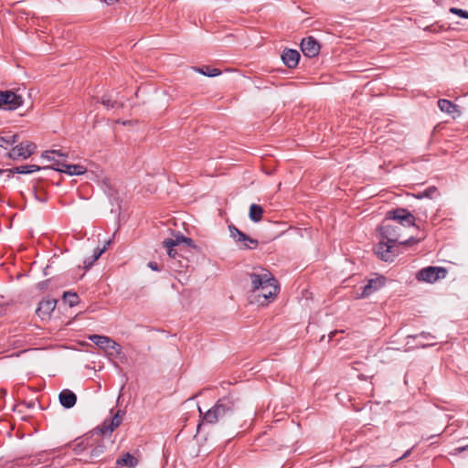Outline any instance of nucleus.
<instances>
[{
  "instance_id": "24",
  "label": "nucleus",
  "mask_w": 468,
  "mask_h": 468,
  "mask_svg": "<svg viewBox=\"0 0 468 468\" xmlns=\"http://www.w3.org/2000/svg\"><path fill=\"white\" fill-rule=\"evenodd\" d=\"M104 452L103 445L95 446L89 453V456L85 459L86 462L96 463L100 461V458Z\"/></svg>"
},
{
  "instance_id": "42",
  "label": "nucleus",
  "mask_w": 468,
  "mask_h": 468,
  "mask_svg": "<svg viewBox=\"0 0 468 468\" xmlns=\"http://www.w3.org/2000/svg\"><path fill=\"white\" fill-rule=\"evenodd\" d=\"M420 335L423 336L424 338H428V336H431V335L429 333H424V332H422L420 334Z\"/></svg>"
},
{
  "instance_id": "38",
  "label": "nucleus",
  "mask_w": 468,
  "mask_h": 468,
  "mask_svg": "<svg viewBox=\"0 0 468 468\" xmlns=\"http://www.w3.org/2000/svg\"><path fill=\"white\" fill-rule=\"evenodd\" d=\"M84 441H81L80 443L77 444L74 451L76 452V453H80L81 451H83L85 449V447H82V444H83Z\"/></svg>"
},
{
  "instance_id": "5",
  "label": "nucleus",
  "mask_w": 468,
  "mask_h": 468,
  "mask_svg": "<svg viewBox=\"0 0 468 468\" xmlns=\"http://www.w3.org/2000/svg\"><path fill=\"white\" fill-rule=\"evenodd\" d=\"M381 235L384 239L388 240L389 243H399L401 245L411 246L420 242V239L413 237L409 238L406 240H399V228L390 224H385L379 229Z\"/></svg>"
},
{
  "instance_id": "44",
  "label": "nucleus",
  "mask_w": 468,
  "mask_h": 468,
  "mask_svg": "<svg viewBox=\"0 0 468 468\" xmlns=\"http://www.w3.org/2000/svg\"><path fill=\"white\" fill-rule=\"evenodd\" d=\"M3 174H6L7 175V169L6 170L0 169V176L3 175Z\"/></svg>"
},
{
  "instance_id": "13",
  "label": "nucleus",
  "mask_w": 468,
  "mask_h": 468,
  "mask_svg": "<svg viewBox=\"0 0 468 468\" xmlns=\"http://www.w3.org/2000/svg\"><path fill=\"white\" fill-rule=\"evenodd\" d=\"M320 44L314 37H304L301 42V50L308 58L316 57L320 52Z\"/></svg>"
},
{
  "instance_id": "32",
  "label": "nucleus",
  "mask_w": 468,
  "mask_h": 468,
  "mask_svg": "<svg viewBox=\"0 0 468 468\" xmlns=\"http://www.w3.org/2000/svg\"><path fill=\"white\" fill-rule=\"evenodd\" d=\"M452 14H454L460 17L468 19V11L463 10L457 7H451L449 10Z\"/></svg>"
},
{
  "instance_id": "25",
  "label": "nucleus",
  "mask_w": 468,
  "mask_h": 468,
  "mask_svg": "<svg viewBox=\"0 0 468 468\" xmlns=\"http://www.w3.org/2000/svg\"><path fill=\"white\" fill-rule=\"evenodd\" d=\"M101 103L107 109L123 108V102L119 101L117 99H112L110 95L102 96Z\"/></svg>"
},
{
  "instance_id": "21",
  "label": "nucleus",
  "mask_w": 468,
  "mask_h": 468,
  "mask_svg": "<svg viewBox=\"0 0 468 468\" xmlns=\"http://www.w3.org/2000/svg\"><path fill=\"white\" fill-rule=\"evenodd\" d=\"M138 464V460L129 452L124 453L122 456L116 460L117 466H127L129 468H134Z\"/></svg>"
},
{
  "instance_id": "29",
  "label": "nucleus",
  "mask_w": 468,
  "mask_h": 468,
  "mask_svg": "<svg viewBox=\"0 0 468 468\" xmlns=\"http://www.w3.org/2000/svg\"><path fill=\"white\" fill-rule=\"evenodd\" d=\"M196 70L199 72L200 74H203L205 76L208 77H216L220 75L221 71L218 69L210 68L208 66H204L201 68H196Z\"/></svg>"
},
{
  "instance_id": "10",
  "label": "nucleus",
  "mask_w": 468,
  "mask_h": 468,
  "mask_svg": "<svg viewBox=\"0 0 468 468\" xmlns=\"http://www.w3.org/2000/svg\"><path fill=\"white\" fill-rule=\"evenodd\" d=\"M124 412L118 410L113 414L111 420H105L102 424L95 429L101 434H111L116 428H118L123 420Z\"/></svg>"
},
{
  "instance_id": "30",
  "label": "nucleus",
  "mask_w": 468,
  "mask_h": 468,
  "mask_svg": "<svg viewBox=\"0 0 468 468\" xmlns=\"http://www.w3.org/2000/svg\"><path fill=\"white\" fill-rule=\"evenodd\" d=\"M435 196H439V192L436 186H430L423 192H420L415 195V197L419 199L423 197L433 198Z\"/></svg>"
},
{
  "instance_id": "18",
  "label": "nucleus",
  "mask_w": 468,
  "mask_h": 468,
  "mask_svg": "<svg viewBox=\"0 0 468 468\" xmlns=\"http://www.w3.org/2000/svg\"><path fill=\"white\" fill-rule=\"evenodd\" d=\"M59 403L66 409H70L77 402V396L69 389H63L58 395Z\"/></svg>"
},
{
  "instance_id": "31",
  "label": "nucleus",
  "mask_w": 468,
  "mask_h": 468,
  "mask_svg": "<svg viewBox=\"0 0 468 468\" xmlns=\"http://www.w3.org/2000/svg\"><path fill=\"white\" fill-rule=\"evenodd\" d=\"M34 197L39 202H46L48 200V194L46 191L42 188L35 187L34 188Z\"/></svg>"
},
{
  "instance_id": "37",
  "label": "nucleus",
  "mask_w": 468,
  "mask_h": 468,
  "mask_svg": "<svg viewBox=\"0 0 468 468\" xmlns=\"http://www.w3.org/2000/svg\"><path fill=\"white\" fill-rule=\"evenodd\" d=\"M148 267H149L151 270H153V271H159L158 264H157L156 262H154V261H150V262L148 263Z\"/></svg>"
},
{
  "instance_id": "34",
  "label": "nucleus",
  "mask_w": 468,
  "mask_h": 468,
  "mask_svg": "<svg viewBox=\"0 0 468 468\" xmlns=\"http://www.w3.org/2000/svg\"><path fill=\"white\" fill-rule=\"evenodd\" d=\"M182 241H183V243H186L188 247L197 248L194 240L190 238H187V237L182 238Z\"/></svg>"
},
{
  "instance_id": "4",
  "label": "nucleus",
  "mask_w": 468,
  "mask_h": 468,
  "mask_svg": "<svg viewBox=\"0 0 468 468\" xmlns=\"http://www.w3.org/2000/svg\"><path fill=\"white\" fill-rule=\"evenodd\" d=\"M448 271L444 267L429 266L422 268L416 274V279L420 282L434 283L435 282L444 279Z\"/></svg>"
},
{
  "instance_id": "43",
  "label": "nucleus",
  "mask_w": 468,
  "mask_h": 468,
  "mask_svg": "<svg viewBox=\"0 0 468 468\" xmlns=\"http://www.w3.org/2000/svg\"><path fill=\"white\" fill-rule=\"evenodd\" d=\"M410 452V450H409V451H407V452L403 454V456H402V457H400V459H403V458H406L407 456H409Z\"/></svg>"
},
{
  "instance_id": "35",
  "label": "nucleus",
  "mask_w": 468,
  "mask_h": 468,
  "mask_svg": "<svg viewBox=\"0 0 468 468\" xmlns=\"http://www.w3.org/2000/svg\"><path fill=\"white\" fill-rule=\"evenodd\" d=\"M109 349L113 350L116 355H120L122 353V346L119 344H117V346H109Z\"/></svg>"
},
{
  "instance_id": "22",
  "label": "nucleus",
  "mask_w": 468,
  "mask_h": 468,
  "mask_svg": "<svg viewBox=\"0 0 468 468\" xmlns=\"http://www.w3.org/2000/svg\"><path fill=\"white\" fill-rule=\"evenodd\" d=\"M438 107L441 112L452 114L453 117L454 112H457L458 115L460 114L459 111L457 110V106L449 100L440 99L438 101Z\"/></svg>"
},
{
  "instance_id": "9",
  "label": "nucleus",
  "mask_w": 468,
  "mask_h": 468,
  "mask_svg": "<svg viewBox=\"0 0 468 468\" xmlns=\"http://www.w3.org/2000/svg\"><path fill=\"white\" fill-rule=\"evenodd\" d=\"M36 148V144L32 142H22L11 149L8 156L14 160L27 159L34 154Z\"/></svg>"
},
{
  "instance_id": "33",
  "label": "nucleus",
  "mask_w": 468,
  "mask_h": 468,
  "mask_svg": "<svg viewBox=\"0 0 468 468\" xmlns=\"http://www.w3.org/2000/svg\"><path fill=\"white\" fill-rule=\"evenodd\" d=\"M9 137H10V140H6V145H12V144L17 143L18 138H19L18 134L9 135Z\"/></svg>"
},
{
  "instance_id": "46",
  "label": "nucleus",
  "mask_w": 468,
  "mask_h": 468,
  "mask_svg": "<svg viewBox=\"0 0 468 468\" xmlns=\"http://www.w3.org/2000/svg\"><path fill=\"white\" fill-rule=\"evenodd\" d=\"M201 425H202L201 423H199V424L197 425V431L200 429Z\"/></svg>"
},
{
  "instance_id": "17",
  "label": "nucleus",
  "mask_w": 468,
  "mask_h": 468,
  "mask_svg": "<svg viewBox=\"0 0 468 468\" xmlns=\"http://www.w3.org/2000/svg\"><path fill=\"white\" fill-rule=\"evenodd\" d=\"M47 168H48V166L40 167L37 165H26L16 166L12 169H7L6 180H9L15 173L30 174L35 171H39L40 169H47Z\"/></svg>"
},
{
  "instance_id": "39",
  "label": "nucleus",
  "mask_w": 468,
  "mask_h": 468,
  "mask_svg": "<svg viewBox=\"0 0 468 468\" xmlns=\"http://www.w3.org/2000/svg\"><path fill=\"white\" fill-rule=\"evenodd\" d=\"M468 449V445L466 446H462V447H458L455 449V452L460 453V452H463V451L467 450Z\"/></svg>"
},
{
  "instance_id": "36",
  "label": "nucleus",
  "mask_w": 468,
  "mask_h": 468,
  "mask_svg": "<svg viewBox=\"0 0 468 468\" xmlns=\"http://www.w3.org/2000/svg\"><path fill=\"white\" fill-rule=\"evenodd\" d=\"M6 140H10L9 135H7L5 137H0V146L6 148V146H7L6 145Z\"/></svg>"
},
{
  "instance_id": "45",
  "label": "nucleus",
  "mask_w": 468,
  "mask_h": 468,
  "mask_svg": "<svg viewBox=\"0 0 468 468\" xmlns=\"http://www.w3.org/2000/svg\"><path fill=\"white\" fill-rule=\"evenodd\" d=\"M111 244V240H108L105 242L104 246H106V249L108 248V246Z\"/></svg>"
},
{
  "instance_id": "2",
  "label": "nucleus",
  "mask_w": 468,
  "mask_h": 468,
  "mask_svg": "<svg viewBox=\"0 0 468 468\" xmlns=\"http://www.w3.org/2000/svg\"><path fill=\"white\" fill-rule=\"evenodd\" d=\"M255 270L257 271L250 273L251 281V294L259 292L264 285L277 282V280L268 270L262 268H257Z\"/></svg>"
},
{
  "instance_id": "1",
  "label": "nucleus",
  "mask_w": 468,
  "mask_h": 468,
  "mask_svg": "<svg viewBox=\"0 0 468 468\" xmlns=\"http://www.w3.org/2000/svg\"><path fill=\"white\" fill-rule=\"evenodd\" d=\"M237 401L238 399L232 394H229L220 398L216 404L204 414L200 408H198V410L200 415H203V421L207 424H228L235 416Z\"/></svg>"
},
{
  "instance_id": "27",
  "label": "nucleus",
  "mask_w": 468,
  "mask_h": 468,
  "mask_svg": "<svg viewBox=\"0 0 468 468\" xmlns=\"http://www.w3.org/2000/svg\"><path fill=\"white\" fill-rule=\"evenodd\" d=\"M58 155V157L65 160L68 157V154L62 152L61 150H51V151H46L42 154L43 158H47L48 161L56 163L55 157L53 155Z\"/></svg>"
},
{
  "instance_id": "19",
  "label": "nucleus",
  "mask_w": 468,
  "mask_h": 468,
  "mask_svg": "<svg viewBox=\"0 0 468 468\" xmlns=\"http://www.w3.org/2000/svg\"><path fill=\"white\" fill-rule=\"evenodd\" d=\"M182 238H186L183 235L177 234L176 235L175 239H165L163 241L164 247L167 249V254L172 259H176V256L177 255V251L174 249V247L179 245L182 243Z\"/></svg>"
},
{
  "instance_id": "7",
  "label": "nucleus",
  "mask_w": 468,
  "mask_h": 468,
  "mask_svg": "<svg viewBox=\"0 0 468 468\" xmlns=\"http://www.w3.org/2000/svg\"><path fill=\"white\" fill-rule=\"evenodd\" d=\"M386 220H396L404 227L415 225L416 218L406 208L398 207L387 212Z\"/></svg>"
},
{
  "instance_id": "40",
  "label": "nucleus",
  "mask_w": 468,
  "mask_h": 468,
  "mask_svg": "<svg viewBox=\"0 0 468 468\" xmlns=\"http://www.w3.org/2000/svg\"><path fill=\"white\" fill-rule=\"evenodd\" d=\"M118 0H103V2L107 5H113L114 3H116Z\"/></svg>"
},
{
  "instance_id": "41",
  "label": "nucleus",
  "mask_w": 468,
  "mask_h": 468,
  "mask_svg": "<svg viewBox=\"0 0 468 468\" xmlns=\"http://www.w3.org/2000/svg\"><path fill=\"white\" fill-rule=\"evenodd\" d=\"M178 268H186L187 269L188 268V264H187V261L186 262V264H182V262L180 261H178Z\"/></svg>"
},
{
  "instance_id": "20",
  "label": "nucleus",
  "mask_w": 468,
  "mask_h": 468,
  "mask_svg": "<svg viewBox=\"0 0 468 468\" xmlns=\"http://www.w3.org/2000/svg\"><path fill=\"white\" fill-rule=\"evenodd\" d=\"M384 282H385L384 277L369 280L367 284L363 287V292H362L360 297L369 296L375 291L378 290L384 284Z\"/></svg>"
},
{
  "instance_id": "26",
  "label": "nucleus",
  "mask_w": 468,
  "mask_h": 468,
  "mask_svg": "<svg viewBox=\"0 0 468 468\" xmlns=\"http://www.w3.org/2000/svg\"><path fill=\"white\" fill-rule=\"evenodd\" d=\"M105 250H106V246H103L102 248H96L93 250L92 256L85 259V261H84L85 266L84 267L90 268L102 255V253Z\"/></svg>"
},
{
  "instance_id": "3",
  "label": "nucleus",
  "mask_w": 468,
  "mask_h": 468,
  "mask_svg": "<svg viewBox=\"0 0 468 468\" xmlns=\"http://www.w3.org/2000/svg\"><path fill=\"white\" fill-rule=\"evenodd\" d=\"M12 90H0V109L14 111L21 107L25 101L23 95Z\"/></svg>"
},
{
  "instance_id": "6",
  "label": "nucleus",
  "mask_w": 468,
  "mask_h": 468,
  "mask_svg": "<svg viewBox=\"0 0 468 468\" xmlns=\"http://www.w3.org/2000/svg\"><path fill=\"white\" fill-rule=\"evenodd\" d=\"M278 282L264 285L259 292L250 295V303H257L260 305H266L270 299H274L279 292Z\"/></svg>"
},
{
  "instance_id": "11",
  "label": "nucleus",
  "mask_w": 468,
  "mask_h": 468,
  "mask_svg": "<svg viewBox=\"0 0 468 468\" xmlns=\"http://www.w3.org/2000/svg\"><path fill=\"white\" fill-rule=\"evenodd\" d=\"M394 248L395 243H389L388 240L387 242L380 241L375 246L374 251L382 261H393L397 255Z\"/></svg>"
},
{
  "instance_id": "8",
  "label": "nucleus",
  "mask_w": 468,
  "mask_h": 468,
  "mask_svg": "<svg viewBox=\"0 0 468 468\" xmlns=\"http://www.w3.org/2000/svg\"><path fill=\"white\" fill-rule=\"evenodd\" d=\"M230 237L237 242L241 243L240 249H255L257 248L259 241L255 239L249 237L244 232L240 231L236 226H229Z\"/></svg>"
},
{
  "instance_id": "28",
  "label": "nucleus",
  "mask_w": 468,
  "mask_h": 468,
  "mask_svg": "<svg viewBox=\"0 0 468 468\" xmlns=\"http://www.w3.org/2000/svg\"><path fill=\"white\" fill-rule=\"evenodd\" d=\"M63 300L70 307L76 306L80 303V297L76 292H65L63 293Z\"/></svg>"
},
{
  "instance_id": "12",
  "label": "nucleus",
  "mask_w": 468,
  "mask_h": 468,
  "mask_svg": "<svg viewBox=\"0 0 468 468\" xmlns=\"http://www.w3.org/2000/svg\"><path fill=\"white\" fill-rule=\"evenodd\" d=\"M52 169L66 173L69 176H80L84 175L87 172V169L85 166L80 165H68L64 163L63 161L57 160L56 163L53 164Z\"/></svg>"
},
{
  "instance_id": "16",
  "label": "nucleus",
  "mask_w": 468,
  "mask_h": 468,
  "mask_svg": "<svg viewBox=\"0 0 468 468\" xmlns=\"http://www.w3.org/2000/svg\"><path fill=\"white\" fill-rule=\"evenodd\" d=\"M91 342H93L100 348L107 351L109 346H117V343L106 335H90L88 337Z\"/></svg>"
},
{
  "instance_id": "23",
  "label": "nucleus",
  "mask_w": 468,
  "mask_h": 468,
  "mask_svg": "<svg viewBox=\"0 0 468 468\" xmlns=\"http://www.w3.org/2000/svg\"><path fill=\"white\" fill-rule=\"evenodd\" d=\"M262 215H263V208L261 206L257 205V204H252L250 207L249 216H250V218L253 222H260L262 218Z\"/></svg>"
},
{
  "instance_id": "15",
  "label": "nucleus",
  "mask_w": 468,
  "mask_h": 468,
  "mask_svg": "<svg viewBox=\"0 0 468 468\" xmlns=\"http://www.w3.org/2000/svg\"><path fill=\"white\" fill-rule=\"evenodd\" d=\"M282 59L289 69H294L299 63L300 53L295 49H284Z\"/></svg>"
},
{
  "instance_id": "14",
  "label": "nucleus",
  "mask_w": 468,
  "mask_h": 468,
  "mask_svg": "<svg viewBox=\"0 0 468 468\" xmlns=\"http://www.w3.org/2000/svg\"><path fill=\"white\" fill-rule=\"evenodd\" d=\"M56 304L57 301L54 299L43 300L39 303L38 307L36 310V314L42 320L48 319L54 311Z\"/></svg>"
}]
</instances>
